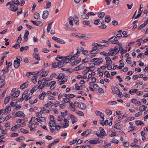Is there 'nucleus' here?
I'll list each match as a JSON object with an SVG mask.
<instances>
[{"instance_id":"obj_1","label":"nucleus","mask_w":148,"mask_h":148,"mask_svg":"<svg viewBox=\"0 0 148 148\" xmlns=\"http://www.w3.org/2000/svg\"><path fill=\"white\" fill-rule=\"evenodd\" d=\"M12 107L11 106H7L4 109H2L3 113H5L7 114L9 113L11 110Z\"/></svg>"},{"instance_id":"obj_2","label":"nucleus","mask_w":148,"mask_h":148,"mask_svg":"<svg viewBox=\"0 0 148 148\" xmlns=\"http://www.w3.org/2000/svg\"><path fill=\"white\" fill-rule=\"evenodd\" d=\"M28 127L30 128L32 131H35L36 130L35 128L36 127L35 124L32 123H29L28 125Z\"/></svg>"},{"instance_id":"obj_3","label":"nucleus","mask_w":148,"mask_h":148,"mask_svg":"<svg viewBox=\"0 0 148 148\" xmlns=\"http://www.w3.org/2000/svg\"><path fill=\"white\" fill-rule=\"evenodd\" d=\"M117 38L116 36H113L111 38L109 39L108 41H110L113 44H117L119 41L117 40Z\"/></svg>"},{"instance_id":"obj_4","label":"nucleus","mask_w":148,"mask_h":148,"mask_svg":"<svg viewBox=\"0 0 148 148\" xmlns=\"http://www.w3.org/2000/svg\"><path fill=\"white\" fill-rule=\"evenodd\" d=\"M18 9V6H15L14 4L12 3H11L10 5V10L13 12H14L16 11Z\"/></svg>"},{"instance_id":"obj_5","label":"nucleus","mask_w":148,"mask_h":148,"mask_svg":"<svg viewBox=\"0 0 148 148\" xmlns=\"http://www.w3.org/2000/svg\"><path fill=\"white\" fill-rule=\"evenodd\" d=\"M112 91L113 93L118 94L119 93V90L116 86H113L112 88Z\"/></svg>"},{"instance_id":"obj_6","label":"nucleus","mask_w":148,"mask_h":148,"mask_svg":"<svg viewBox=\"0 0 148 148\" xmlns=\"http://www.w3.org/2000/svg\"><path fill=\"white\" fill-rule=\"evenodd\" d=\"M102 42H98L99 46H100L101 47V46H107L108 45V44L107 43L108 41H106L105 40H103Z\"/></svg>"},{"instance_id":"obj_7","label":"nucleus","mask_w":148,"mask_h":148,"mask_svg":"<svg viewBox=\"0 0 148 148\" xmlns=\"http://www.w3.org/2000/svg\"><path fill=\"white\" fill-rule=\"evenodd\" d=\"M64 123L63 124L62 128H64L68 127L69 126V121L67 120V119L65 118L64 119Z\"/></svg>"},{"instance_id":"obj_8","label":"nucleus","mask_w":148,"mask_h":148,"mask_svg":"<svg viewBox=\"0 0 148 148\" xmlns=\"http://www.w3.org/2000/svg\"><path fill=\"white\" fill-rule=\"evenodd\" d=\"M56 84V82L55 81H52L50 82L48 85V86H50V89L51 90H53L54 89L55 87V85Z\"/></svg>"},{"instance_id":"obj_9","label":"nucleus","mask_w":148,"mask_h":148,"mask_svg":"<svg viewBox=\"0 0 148 148\" xmlns=\"http://www.w3.org/2000/svg\"><path fill=\"white\" fill-rule=\"evenodd\" d=\"M16 116H23V117H24L25 115L22 112L19 111L17 112L15 114Z\"/></svg>"},{"instance_id":"obj_10","label":"nucleus","mask_w":148,"mask_h":148,"mask_svg":"<svg viewBox=\"0 0 148 148\" xmlns=\"http://www.w3.org/2000/svg\"><path fill=\"white\" fill-rule=\"evenodd\" d=\"M26 120H25V119H19L17 120L16 122L18 123H21L22 125L24 126L25 125V123H24Z\"/></svg>"},{"instance_id":"obj_11","label":"nucleus","mask_w":148,"mask_h":148,"mask_svg":"<svg viewBox=\"0 0 148 148\" xmlns=\"http://www.w3.org/2000/svg\"><path fill=\"white\" fill-rule=\"evenodd\" d=\"M79 103L80 104H79V105H77L78 108L81 109H85L86 108V106L85 104L84 103Z\"/></svg>"},{"instance_id":"obj_12","label":"nucleus","mask_w":148,"mask_h":148,"mask_svg":"<svg viewBox=\"0 0 148 148\" xmlns=\"http://www.w3.org/2000/svg\"><path fill=\"white\" fill-rule=\"evenodd\" d=\"M68 57V56H67L65 58H63L62 62L64 63H67L71 62V58H69Z\"/></svg>"},{"instance_id":"obj_13","label":"nucleus","mask_w":148,"mask_h":148,"mask_svg":"<svg viewBox=\"0 0 148 148\" xmlns=\"http://www.w3.org/2000/svg\"><path fill=\"white\" fill-rule=\"evenodd\" d=\"M70 117L71 118L72 124H74L75 123L77 122L78 120L77 118L73 115L71 114L70 115Z\"/></svg>"},{"instance_id":"obj_14","label":"nucleus","mask_w":148,"mask_h":148,"mask_svg":"<svg viewBox=\"0 0 148 148\" xmlns=\"http://www.w3.org/2000/svg\"><path fill=\"white\" fill-rule=\"evenodd\" d=\"M105 59L106 60V63L107 64H112V61L109 57H106L105 58Z\"/></svg>"},{"instance_id":"obj_15","label":"nucleus","mask_w":148,"mask_h":148,"mask_svg":"<svg viewBox=\"0 0 148 148\" xmlns=\"http://www.w3.org/2000/svg\"><path fill=\"white\" fill-rule=\"evenodd\" d=\"M29 84V83L27 82L24 83L21 85L20 86V89L22 90L23 89L27 87L28 85Z\"/></svg>"},{"instance_id":"obj_16","label":"nucleus","mask_w":148,"mask_h":148,"mask_svg":"<svg viewBox=\"0 0 148 148\" xmlns=\"http://www.w3.org/2000/svg\"><path fill=\"white\" fill-rule=\"evenodd\" d=\"M97 59L98 60H96L94 62L95 65H97L103 62V60L101 58H98Z\"/></svg>"},{"instance_id":"obj_17","label":"nucleus","mask_w":148,"mask_h":148,"mask_svg":"<svg viewBox=\"0 0 148 148\" xmlns=\"http://www.w3.org/2000/svg\"><path fill=\"white\" fill-rule=\"evenodd\" d=\"M49 15V12L48 11L45 10L43 12V14L42 15V18L43 19L46 18Z\"/></svg>"},{"instance_id":"obj_18","label":"nucleus","mask_w":148,"mask_h":148,"mask_svg":"<svg viewBox=\"0 0 148 148\" xmlns=\"http://www.w3.org/2000/svg\"><path fill=\"white\" fill-rule=\"evenodd\" d=\"M20 62L17 60H15L14 62V67L16 68H18L20 66Z\"/></svg>"},{"instance_id":"obj_19","label":"nucleus","mask_w":148,"mask_h":148,"mask_svg":"<svg viewBox=\"0 0 148 148\" xmlns=\"http://www.w3.org/2000/svg\"><path fill=\"white\" fill-rule=\"evenodd\" d=\"M71 100L70 98L69 97L63 98L62 102V103H65L68 102H69Z\"/></svg>"},{"instance_id":"obj_20","label":"nucleus","mask_w":148,"mask_h":148,"mask_svg":"<svg viewBox=\"0 0 148 148\" xmlns=\"http://www.w3.org/2000/svg\"><path fill=\"white\" fill-rule=\"evenodd\" d=\"M61 114L62 116L64 118V119L69 117V115L68 114L67 111H66L64 112H62Z\"/></svg>"},{"instance_id":"obj_21","label":"nucleus","mask_w":148,"mask_h":148,"mask_svg":"<svg viewBox=\"0 0 148 148\" xmlns=\"http://www.w3.org/2000/svg\"><path fill=\"white\" fill-rule=\"evenodd\" d=\"M29 34V32L27 31H25V33L24 36L23 38L25 40V41L26 42L27 40V37Z\"/></svg>"},{"instance_id":"obj_22","label":"nucleus","mask_w":148,"mask_h":148,"mask_svg":"<svg viewBox=\"0 0 148 148\" xmlns=\"http://www.w3.org/2000/svg\"><path fill=\"white\" fill-rule=\"evenodd\" d=\"M98 140V139L95 138L93 140H90L89 141V142L91 144H97Z\"/></svg>"},{"instance_id":"obj_23","label":"nucleus","mask_w":148,"mask_h":148,"mask_svg":"<svg viewBox=\"0 0 148 148\" xmlns=\"http://www.w3.org/2000/svg\"><path fill=\"white\" fill-rule=\"evenodd\" d=\"M29 49V47L27 46L25 47H22L20 49V51H25Z\"/></svg>"},{"instance_id":"obj_24","label":"nucleus","mask_w":148,"mask_h":148,"mask_svg":"<svg viewBox=\"0 0 148 148\" xmlns=\"http://www.w3.org/2000/svg\"><path fill=\"white\" fill-rule=\"evenodd\" d=\"M99 130L100 133L103 136H106V133L104 129L100 127Z\"/></svg>"},{"instance_id":"obj_25","label":"nucleus","mask_w":148,"mask_h":148,"mask_svg":"<svg viewBox=\"0 0 148 148\" xmlns=\"http://www.w3.org/2000/svg\"><path fill=\"white\" fill-rule=\"evenodd\" d=\"M99 49L96 48L92 49V50L90 51V53L91 54H95L99 52Z\"/></svg>"},{"instance_id":"obj_26","label":"nucleus","mask_w":148,"mask_h":148,"mask_svg":"<svg viewBox=\"0 0 148 148\" xmlns=\"http://www.w3.org/2000/svg\"><path fill=\"white\" fill-rule=\"evenodd\" d=\"M81 59H79L75 60L73 62L70 63V64L71 66H73L79 63Z\"/></svg>"},{"instance_id":"obj_27","label":"nucleus","mask_w":148,"mask_h":148,"mask_svg":"<svg viewBox=\"0 0 148 148\" xmlns=\"http://www.w3.org/2000/svg\"><path fill=\"white\" fill-rule=\"evenodd\" d=\"M81 16L82 18L84 19H88V15L87 14L84 13H81Z\"/></svg>"},{"instance_id":"obj_28","label":"nucleus","mask_w":148,"mask_h":148,"mask_svg":"<svg viewBox=\"0 0 148 148\" xmlns=\"http://www.w3.org/2000/svg\"><path fill=\"white\" fill-rule=\"evenodd\" d=\"M20 93V91L19 90H17L14 92L12 95L14 97H17L19 95Z\"/></svg>"},{"instance_id":"obj_29","label":"nucleus","mask_w":148,"mask_h":148,"mask_svg":"<svg viewBox=\"0 0 148 148\" xmlns=\"http://www.w3.org/2000/svg\"><path fill=\"white\" fill-rule=\"evenodd\" d=\"M65 58V57L60 56H58L56 58V60L59 62H62L63 58Z\"/></svg>"},{"instance_id":"obj_30","label":"nucleus","mask_w":148,"mask_h":148,"mask_svg":"<svg viewBox=\"0 0 148 148\" xmlns=\"http://www.w3.org/2000/svg\"><path fill=\"white\" fill-rule=\"evenodd\" d=\"M117 53H118V51H116L114 52H112V51H109L107 53L108 55H109V56H112L113 55H116Z\"/></svg>"},{"instance_id":"obj_31","label":"nucleus","mask_w":148,"mask_h":148,"mask_svg":"<svg viewBox=\"0 0 148 148\" xmlns=\"http://www.w3.org/2000/svg\"><path fill=\"white\" fill-rule=\"evenodd\" d=\"M73 19L74 22L76 25H78L79 24V22L78 18L76 16H74V18Z\"/></svg>"},{"instance_id":"obj_32","label":"nucleus","mask_w":148,"mask_h":148,"mask_svg":"<svg viewBox=\"0 0 148 148\" xmlns=\"http://www.w3.org/2000/svg\"><path fill=\"white\" fill-rule=\"evenodd\" d=\"M46 95V92H43L39 96V98L41 100L43 99Z\"/></svg>"},{"instance_id":"obj_33","label":"nucleus","mask_w":148,"mask_h":148,"mask_svg":"<svg viewBox=\"0 0 148 148\" xmlns=\"http://www.w3.org/2000/svg\"><path fill=\"white\" fill-rule=\"evenodd\" d=\"M99 45H98V42L97 43H94L92 44V46L93 47L92 49L96 48L99 49V48H101V47H99Z\"/></svg>"},{"instance_id":"obj_34","label":"nucleus","mask_w":148,"mask_h":148,"mask_svg":"<svg viewBox=\"0 0 148 148\" xmlns=\"http://www.w3.org/2000/svg\"><path fill=\"white\" fill-rule=\"evenodd\" d=\"M19 132H21L24 134H27L28 133V131L25 129L21 128L18 130Z\"/></svg>"},{"instance_id":"obj_35","label":"nucleus","mask_w":148,"mask_h":148,"mask_svg":"<svg viewBox=\"0 0 148 148\" xmlns=\"http://www.w3.org/2000/svg\"><path fill=\"white\" fill-rule=\"evenodd\" d=\"M34 18L36 19H38L40 17L39 13L37 12H35L34 14Z\"/></svg>"},{"instance_id":"obj_36","label":"nucleus","mask_w":148,"mask_h":148,"mask_svg":"<svg viewBox=\"0 0 148 148\" xmlns=\"http://www.w3.org/2000/svg\"><path fill=\"white\" fill-rule=\"evenodd\" d=\"M17 99H15L12 101L10 103L12 107H14L15 106L16 103H17Z\"/></svg>"},{"instance_id":"obj_37","label":"nucleus","mask_w":148,"mask_h":148,"mask_svg":"<svg viewBox=\"0 0 148 148\" xmlns=\"http://www.w3.org/2000/svg\"><path fill=\"white\" fill-rule=\"evenodd\" d=\"M135 124L136 125H144V124L143 123V122L141 121H136L135 122Z\"/></svg>"},{"instance_id":"obj_38","label":"nucleus","mask_w":148,"mask_h":148,"mask_svg":"<svg viewBox=\"0 0 148 148\" xmlns=\"http://www.w3.org/2000/svg\"><path fill=\"white\" fill-rule=\"evenodd\" d=\"M60 140L59 138L53 141L51 143H50L51 145L52 146L54 145L56 143L59 142Z\"/></svg>"},{"instance_id":"obj_39","label":"nucleus","mask_w":148,"mask_h":148,"mask_svg":"<svg viewBox=\"0 0 148 148\" xmlns=\"http://www.w3.org/2000/svg\"><path fill=\"white\" fill-rule=\"evenodd\" d=\"M10 96H8L6 97L5 99L4 102V103L5 104H7V103H8L10 99Z\"/></svg>"},{"instance_id":"obj_40","label":"nucleus","mask_w":148,"mask_h":148,"mask_svg":"<svg viewBox=\"0 0 148 148\" xmlns=\"http://www.w3.org/2000/svg\"><path fill=\"white\" fill-rule=\"evenodd\" d=\"M105 15L103 12H99L98 14V16L101 18H103Z\"/></svg>"},{"instance_id":"obj_41","label":"nucleus","mask_w":148,"mask_h":148,"mask_svg":"<svg viewBox=\"0 0 148 148\" xmlns=\"http://www.w3.org/2000/svg\"><path fill=\"white\" fill-rule=\"evenodd\" d=\"M38 88H39L38 87H37L36 86H35L31 90V93L32 94L34 93L35 91H36L37 89Z\"/></svg>"},{"instance_id":"obj_42","label":"nucleus","mask_w":148,"mask_h":148,"mask_svg":"<svg viewBox=\"0 0 148 148\" xmlns=\"http://www.w3.org/2000/svg\"><path fill=\"white\" fill-rule=\"evenodd\" d=\"M64 77V75L63 73H60L58 76L57 79L59 80L62 79L63 77Z\"/></svg>"},{"instance_id":"obj_43","label":"nucleus","mask_w":148,"mask_h":148,"mask_svg":"<svg viewBox=\"0 0 148 148\" xmlns=\"http://www.w3.org/2000/svg\"><path fill=\"white\" fill-rule=\"evenodd\" d=\"M122 44L121 43H119L116 45L115 46V49H116V51H118V53L119 52V50H118V49H119L120 47L121 46H122Z\"/></svg>"},{"instance_id":"obj_44","label":"nucleus","mask_w":148,"mask_h":148,"mask_svg":"<svg viewBox=\"0 0 148 148\" xmlns=\"http://www.w3.org/2000/svg\"><path fill=\"white\" fill-rule=\"evenodd\" d=\"M105 21L107 23H109L111 20L110 17L106 16L105 17Z\"/></svg>"},{"instance_id":"obj_45","label":"nucleus","mask_w":148,"mask_h":148,"mask_svg":"<svg viewBox=\"0 0 148 148\" xmlns=\"http://www.w3.org/2000/svg\"><path fill=\"white\" fill-rule=\"evenodd\" d=\"M105 112L108 115H111L112 113V111L108 109L106 110Z\"/></svg>"},{"instance_id":"obj_46","label":"nucleus","mask_w":148,"mask_h":148,"mask_svg":"<svg viewBox=\"0 0 148 148\" xmlns=\"http://www.w3.org/2000/svg\"><path fill=\"white\" fill-rule=\"evenodd\" d=\"M55 122L53 121H49V125L50 127H54V125H56Z\"/></svg>"},{"instance_id":"obj_47","label":"nucleus","mask_w":148,"mask_h":148,"mask_svg":"<svg viewBox=\"0 0 148 148\" xmlns=\"http://www.w3.org/2000/svg\"><path fill=\"white\" fill-rule=\"evenodd\" d=\"M52 23V22L50 23L48 25V27L47 29V32H49L50 30Z\"/></svg>"},{"instance_id":"obj_48","label":"nucleus","mask_w":148,"mask_h":148,"mask_svg":"<svg viewBox=\"0 0 148 148\" xmlns=\"http://www.w3.org/2000/svg\"><path fill=\"white\" fill-rule=\"evenodd\" d=\"M57 42L61 44H64L65 43V42L63 40L60 39L59 38L58 39V40L57 41Z\"/></svg>"},{"instance_id":"obj_49","label":"nucleus","mask_w":148,"mask_h":148,"mask_svg":"<svg viewBox=\"0 0 148 148\" xmlns=\"http://www.w3.org/2000/svg\"><path fill=\"white\" fill-rule=\"evenodd\" d=\"M33 56L34 58H35L36 60H40V58L39 56V54L38 55H36L34 54H33Z\"/></svg>"},{"instance_id":"obj_50","label":"nucleus","mask_w":148,"mask_h":148,"mask_svg":"<svg viewBox=\"0 0 148 148\" xmlns=\"http://www.w3.org/2000/svg\"><path fill=\"white\" fill-rule=\"evenodd\" d=\"M73 19V18L72 17H70L69 18V23L70 25H71V26H73V21H72Z\"/></svg>"},{"instance_id":"obj_51","label":"nucleus","mask_w":148,"mask_h":148,"mask_svg":"<svg viewBox=\"0 0 148 148\" xmlns=\"http://www.w3.org/2000/svg\"><path fill=\"white\" fill-rule=\"evenodd\" d=\"M12 3L14 4H16L17 5H18L20 4V3L18 0H14L12 1Z\"/></svg>"},{"instance_id":"obj_52","label":"nucleus","mask_w":148,"mask_h":148,"mask_svg":"<svg viewBox=\"0 0 148 148\" xmlns=\"http://www.w3.org/2000/svg\"><path fill=\"white\" fill-rule=\"evenodd\" d=\"M137 90V89H131L129 91V92L130 94H132L133 93L136 92Z\"/></svg>"},{"instance_id":"obj_53","label":"nucleus","mask_w":148,"mask_h":148,"mask_svg":"<svg viewBox=\"0 0 148 148\" xmlns=\"http://www.w3.org/2000/svg\"><path fill=\"white\" fill-rule=\"evenodd\" d=\"M36 76H33L32 78V81L34 84H35L36 82Z\"/></svg>"},{"instance_id":"obj_54","label":"nucleus","mask_w":148,"mask_h":148,"mask_svg":"<svg viewBox=\"0 0 148 148\" xmlns=\"http://www.w3.org/2000/svg\"><path fill=\"white\" fill-rule=\"evenodd\" d=\"M79 56V55L76 53L71 57V60H74L77 59V56Z\"/></svg>"},{"instance_id":"obj_55","label":"nucleus","mask_w":148,"mask_h":148,"mask_svg":"<svg viewBox=\"0 0 148 148\" xmlns=\"http://www.w3.org/2000/svg\"><path fill=\"white\" fill-rule=\"evenodd\" d=\"M86 36L85 34H78L77 36L79 38H83L86 37Z\"/></svg>"},{"instance_id":"obj_56","label":"nucleus","mask_w":148,"mask_h":148,"mask_svg":"<svg viewBox=\"0 0 148 148\" xmlns=\"http://www.w3.org/2000/svg\"><path fill=\"white\" fill-rule=\"evenodd\" d=\"M25 139V138L24 137H20L19 138H17L16 139V140L17 141H20V140H22Z\"/></svg>"},{"instance_id":"obj_57","label":"nucleus","mask_w":148,"mask_h":148,"mask_svg":"<svg viewBox=\"0 0 148 148\" xmlns=\"http://www.w3.org/2000/svg\"><path fill=\"white\" fill-rule=\"evenodd\" d=\"M139 109L141 111H145V106L142 105L140 106L139 107Z\"/></svg>"},{"instance_id":"obj_58","label":"nucleus","mask_w":148,"mask_h":148,"mask_svg":"<svg viewBox=\"0 0 148 148\" xmlns=\"http://www.w3.org/2000/svg\"><path fill=\"white\" fill-rule=\"evenodd\" d=\"M24 126L21 124H18L15 125L14 127L18 129L20 127H23Z\"/></svg>"},{"instance_id":"obj_59","label":"nucleus","mask_w":148,"mask_h":148,"mask_svg":"<svg viewBox=\"0 0 148 148\" xmlns=\"http://www.w3.org/2000/svg\"><path fill=\"white\" fill-rule=\"evenodd\" d=\"M64 64L62 62H58V67L59 68L62 67L63 66Z\"/></svg>"},{"instance_id":"obj_60","label":"nucleus","mask_w":148,"mask_h":148,"mask_svg":"<svg viewBox=\"0 0 148 148\" xmlns=\"http://www.w3.org/2000/svg\"><path fill=\"white\" fill-rule=\"evenodd\" d=\"M38 49L37 48H35L34 49V53L33 54H34L36 55H38L39 54L38 52Z\"/></svg>"},{"instance_id":"obj_61","label":"nucleus","mask_w":148,"mask_h":148,"mask_svg":"<svg viewBox=\"0 0 148 148\" xmlns=\"http://www.w3.org/2000/svg\"><path fill=\"white\" fill-rule=\"evenodd\" d=\"M123 146L126 147H128L129 145V143L127 141L123 142Z\"/></svg>"},{"instance_id":"obj_62","label":"nucleus","mask_w":148,"mask_h":148,"mask_svg":"<svg viewBox=\"0 0 148 148\" xmlns=\"http://www.w3.org/2000/svg\"><path fill=\"white\" fill-rule=\"evenodd\" d=\"M48 71H46L44 72H43L42 75H41V76L42 77H45L47 76L48 73Z\"/></svg>"},{"instance_id":"obj_63","label":"nucleus","mask_w":148,"mask_h":148,"mask_svg":"<svg viewBox=\"0 0 148 148\" xmlns=\"http://www.w3.org/2000/svg\"><path fill=\"white\" fill-rule=\"evenodd\" d=\"M55 127V129L56 130L58 131L60 130V128L61 127L59 125H56L54 126Z\"/></svg>"},{"instance_id":"obj_64","label":"nucleus","mask_w":148,"mask_h":148,"mask_svg":"<svg viewBox=\"0 0 148 148\" xmlns=\"http://www.w3.org/2000/svg\"><path fill=\"white\" fill-rule=\"evenodd\" d=\"M5 82L4 80H2L0 82V87H2L5 84Z\"/></svg>"}]
</instances>
